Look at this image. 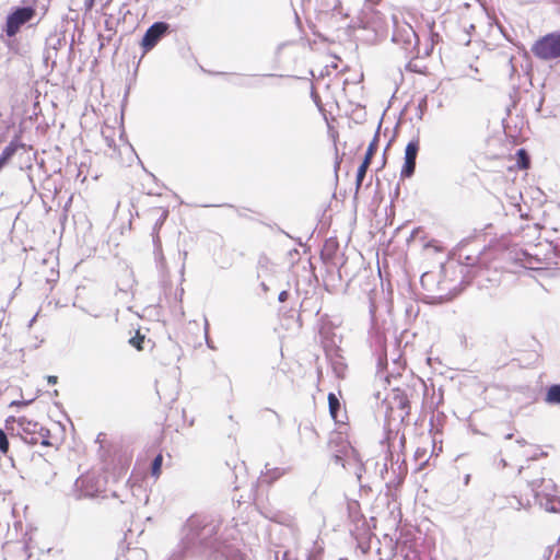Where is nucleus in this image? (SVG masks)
<instances>
[{
  "mask_svg": "<svg viewBox=\"0 0 560 560\" xmlns=\"http://www.w3.org/2000/svg\"><path fill=\"white\" fill-rule=\"evenodd\" d=\"M380 0H365L355 20H352V39L363 44H375L385 36L387 21L384 14L375 9Z\"/></svg>",
  "mask_w": 560,
  "mask_h": 560,
  "instance_id": "1",
  "label": "nucleus"
},
{
  "mask_svg": "<svg viewBox=\"0 0 560 560\" xmlns=\"http://www.w3.org/2000/svg\"><path fill=\"white\" fill-rule=\"evenodd\" d=\"M33 400H12L9 404L10 408H24L27 407Z\"/></svg>",
  "mask_w": 560,
  "mask_h": 560,
  "instance_id": "20",
  "label": "nucleus"
},
{
  "mask_svg": "<svg viewBox=\"0 0 560 560\" xmlns=\"http://www.w3.org/2000/svg\"><path fill=\"white\" fill-rule=\"evenodd\" d=\"M375 312V307L373 304L370 305V313L373 315Z\"/></svg>",
  "mask_w": 560,
  "mask_h": 560,
  "instance_id": "29",
  "label": "nucleus"
},
{
  "mask_svg": "<svg viewBox=\"0 0 560 560\" xmlns=\"http://www.w3.org/2000/svg\"><path fill=\"white\" fill-rule=\"evenodd\" d=\"M47 382L50 385H55V384L58 383V376H56V375H48L47 376Z\"/></svg>",
  "mask_w": 560,
  "mask_h": 560,
  "instance_id": "23",
  "label": "nucleus"
},
{
  "mask_svg": "<svg viewBox=\"0 0 560 560\" xmlns=\"http://www.w3.org/2000/svg\"><path fill=\"white\" fill-rule=\"evenodd\" d=\"M517 165L520 168L525 170L529 166V155L525 149H518L516 152Z\"/></svg>",
  "mask_w": 560,
  "mask_h": 560,
  "instance_id": "15",
  "label": "nucleus"
},
{
  "mask_svg": "<svg viewBox=\"0 0 560 560\" xmlns=\"http://www.w3.org/2000/svg\"><path fill=\"white\" fill-rule=\"evenodd\" d=\"M240 560H244V559H243V555H240Z\"/></svg>",
  "mask_w": 560,
  "mask_h": 560,
  "instance_id": "33",
  "label": "nucleus"
},
{
  "mask_svg": "<svg viewBox=\"0 0 560 560\" xmlns=\"http://www.w3.org/2000/svg\"><path fill=\"white\" fill-rule=\"evenodd\" d=\"M147 341V337L144 334H142L140 331V329H138L135 334L133 337H131L129 340H128V343L135 348L136 350L138 351H143L144 350V343Z\"/></svg>",
  "mask_w": 560,
  "mask_h": 560,
  "instance_id": "12",
  "label": "nucleus"
},
{
  "mask_svg": "<svg viewBox=\"0 0 560 560\" xmlns=\"http://www.w3.org/2000/svg\"><path fill=\"white\" fill-rule=\"evenodd\" d=\"M168 24L164 22H156L152 24L145 32L141 46L145 51L151 50L162 36L168 31Z\"/></svg>",
  "mask_w": 560,
  "mask_h": 560,
  "instance_id": "8",
  "label": "nucleus"
},
{
  "mask_svg": "<svg viewBox=\"0 0 560 560\" xmlns=\"http://www.w3.org/2000/svg\"><path fill=\"white\" fill-rule=\"evenodd\" d=\"M532 52L545 61L560 58V30L539 37L533 44Z\"/></svg>",
  "mask_w": 560,
  "mask_h": 560,
  "instance_id": "3",
  "label": "nucleus"
},
{
  "mask_svg": "<svg viewBox=\"0 0 560 560\" xmlns=\"http://www.w3.org/2000/svg\"><path fill=\"white\" fill-rule=\"evenodd\" d=\"M420 149L419 138L410 140L405 149L404 164L400 171L401 178H410L416 171V161Z\"/></svg>",
  "mask_w": 560,
  "mask_h": 560,
  "instance_id": "6",
  "label": "nucleus"
},
{
  "mask_svg": "<svg viewBox=\"0 0 560 560\" xmlns=\"http://www.w3.org/2000/svg\"><path fill=\"white\" fill-rule=\"evenodd\" d=\"M551 552H552V549H551L550 547H548V548L545 550V555H544V557L546 558V560H549Z\"/></svg>",
  "mask_w": 560,
  "mask_h": 560,
  "instance_id": "26",
  "label": "nucleus"
},
{
  "mask_svg": "<svg viewBox=\"0 0 560 560\" xmlns=\"http://www.w3.org/2000/svg\"><path fill=\"white\" fill-rule=\"evenodd\" d=\"M283 560H299L294 550H288L283 555Z\"/></svg>",
  "mask_w": 560,
  "mask_h": 560,
  "instance_id": "22",
  "label": "nucleus"
},
{
  "mask_svg": "<svg viewBox=\"0 0 560 560\" xmlns=\"http://www.w3.org/2000/svg\"><path fill=\"white\" fill-rule=\"evenodd\" d=\"M525 445H526V441L524 439H518V440H516L515 445L510 447V451L511 452H516L518 448H522Z\"/></svg>",
  "mask_w": 560,
  "mask_h": 560,
  "instance_id": "21",
  "label": "nucleus"
},
{
  "mask_svg": "<svg viewBox=\"0 0 560 560\" xmlns=\"http://www.w3.org/2000/svg\"><path fill=\"white\" fill-rule=\"evenodd\" d=\"M163 456L159 454L152 462L151 474L153 477L159 478L162 472Z\"/></svg>",
  "mask_w": 560,
  "mask_h": 560,
  "instance_id": "16",
  "label": "nucleus"
},
{
  "mask_svg": "<svg viewBox=\"0 0 560 560\" xmlns=\"http://www.w3.org/2000/svg\"><path fill=\"white\" fill-rule=\"evenodd\" d=\"M357 505H358V503H357V502H354V501L352 500V506H351V510H352V517L354 516V508H355Z\"/></svg>",
  "mask_w": 560,
  "mask_h": 560,
  "instance_id": "28",
  "label": "nucleus"
},
{
  "mask_svg": "<svg viewBox=\"0 0 560 560\" xmlns=\"http://www.w3.org/2000/svg\"><path fill=\"white\" fill-rule=\"evenodd\" d=\"M512 436H513V434H512V433H509V434H506V435H505V439H506V440H510V439H512Z\"/></svg>",
  "mask_w": 560,
  "mask_h": 560,
  "instance_id": "30",
  "label": "nucleus"
},
{
  "mask_svg": "<svg viewBox=\"0 0 560 560\" xmlns=\"http://www.w3.org/2000/svg\"><path fill=\"white\" fill-rule=\"evenodd\" d=\"M394 32L392 40L396 45H399L405 51L411 54L418 45V36L408 23H399L395 15L392 16Z\"/></svg>",
  "mask_w": 560,
  "mask_h": 560,
  "instance_id": "4",
  "label": "nucleus"
},
{
  "mask_svg": "<svg viewBox=\"0 0 560 560\" xmlns=\"http://www.w3.org/2000/svg\"><path fill=\"white\" fill-rule=\"evenodd\" d=\"M153 212L154 215L156 217L155 226H159L160 229L168 217V209L165 207H158L153 209Z\"/></svg>",
  "mask_w": 560,
  "mask_h": 560,
  "instance_id": "14",
  "label": "nucleus"
},
{
  "mask_svg": "<svg viewBox=\"0 0 560 560\" xmlns=\"http://www.w3.org/2000/svg\"><path fill=\"white\" fill-rule=\"evenodd\" d=\"M466 260H470V257H466ZM467 264H470L469 261H467Z\"/></svg>",
  "mask_w": 560,
  "mask_h": 560,
  "instance_id": "32",
  "label": "nucleus"
},
{
  "mask_svg": "<svg viewBox=\"0 0 560 560\" xmlns=\"http://www.w3.org/2000/svg\"><path fill=\"white\" fill-rule=\"evenodd\" d=\"M475 30V25L474 24H469L468 28H466V32L467 34H470L471 31Z\"/></svg>",
  "mask_w": 560,
  "mask_h": 560,
  "instance_id": "27",
  "label": "nucleus"
},
{
  "mask_svg": "<svg viewBox=\"0 0 560 560\" xmlns=\"http://www.w3.org/2000/svg\"><path fill=\"white\" fill-rule=\"evenodd\" d=\"M329 412L336 422H339L337 411L340 408V401L334 393L328 395Z\"/></svg>",
  "mask_w": 560,
  "mask_h": 560,
  "instance_id": "13",
  "label": "nucleus"
},
{
  "mask_svg": "<svg viewBox=\"0 0 560 560\" xmlns=\"http://www.w3.org/2000/svg\"><path fill=\"white\" fill-rule=\"evenodd\" d=\"M352 471L357 476L361 493L368 494L371 488L368 483V479L364 477L366 472V464L363 463L358 452L352 447Z\"/></svg>",
  "mask_w": 560,
  "mask_h": 560,
  "instance_id": "9",
  "label": "nucleus"
},
{
  "mask_svg": "<svg viewBox=\"0 0 560 560\" xmlns=\"http://www.w3.org/2000/svg\"><path fill=\"white\" fill-rule=\"evenodd\" d=\"M545 401L551 406H560V384H552L547 388Z\"/></svg>",
  "mask_w": 560,
  "mask_h": 560,
  "instance_id": "11",
  "label": "nucleus"
},
{
  "mask_svg": "<svg viewBox=\"0 0 560 560\" xmlns=\"http://www.w3.org/2000/svg\"><path fill=\"white\" fill-rule=\"evenodd\" d=\"M501 463L502 465L505 467L508 464H506V460L504 458L501 459Z\"/></svg>",
  "mask_w": 560,
  "mask_h": 560,
  "instance_id": "31",
  "label": "nucleus"
},
{
  "mask_svg": "<svg viewBox=\"0 0 560 560\" xmlns=\"http://www.w3.org/2000/svg\"><path fill=\"white\" fill-rule=\"evenodd\" d=\"M376 149H377V136L375 135L374 139L369 144V148L366 150V153H365L362 164L359 166V168L357 171V177H355L357 189L361 186V184L363 182L366 170L370 166L371 160H372L374 153L376 152Z\"/></svg>",
  "mask_w": 560,
  "mask_h": 560,
  "instance_id": "10",
  "label": "nucleus"
},
{
  "mask_svg": "<svg viewBox=\"0 0 560 560\" xmlns=\"http://www.w3.org/2000/svg\"><path fill=\"white\" fill-rule=\"evenodd\" d=\"M94 2H95V0H86L85 1V9L86 10H92V8L94 7Z\"/></svg>",
  "mask_w": 560,
  "mask_h": 560,
  "instance_id": "25",
  "label": "nucleus"
},
{
  "mask_svg": "<svg viewBox=\"0 0 560 560\" xmlns=\"http://www.w3.org/2000/svg\"><path fill=\"white\" fill-rule=\"evenodd\" d=\"M544 481V479H536L528 482V487L530 488L536 499H538L540 495L538 488L540 487V483H542Z\"/></svg>",
  "mask_w": 560,
  "mask_h": 560,
  "instance_id": "18",
  "label": "nucleus"
},
{
  "mask_svg": "<svg viewBox=\"0 0 560 560\" xmlns=\"http://www.w3.org/2000/svg\"><path fill=\"white\" fill-rule=\"evenodd\" d=\"M9 448H10V444H9L8 436H7L5 432L2 429H0V452L5 455V454H8Z\"/></svg>",
  "mask_w": 560,
  "mask_h": 560,
  "instance_id": "17",
  "label": "nucleus"
},
{
  "mask_svg": "<svg viewBox=\"0 0 560 560\" xmlns=\"http://www.w3.org/2000/svg\"><path fill=\"white\" fill-rule=\"evenodd\" d=\"M288 296H289L288 291H281V292L279 293L278 300H279L280 302H284V301H287Z\"/></svg>",
  "mask_w": 560,
  "mask_h": 560,
  "instance_id": "24",
  "label": "nucleus"
},
{
  "mask_svg": "<svg viewBox=\"0 0 560 560\" xmlns=\"http://www.w3.org/2000/svg\"><path fill=\"white\" fill-rule=\"evenodd\" d=\"M13 423L18 424V434L25 443L30 445L40 444L45 447L54 446L49 429L40 425L37 421L26 416H9L4 420L5 429L13 430Z\"/></svg>",
  "mask_w": 560,
  "mask_h": 560,
  "instance_id": "2",
  "label": "nucleus"
},
{
  "mask_svg": "<svg viewBox=\"0 0 560 560\" xmlns=\"http://www.w3.org/2000/svg\"><path fill=\"white\" fill-rule=\"evenodd\" d=\"M36 15V10L32 7L15 8L5 20L4 32L8 37H14L21 27L31 22Z\"/></svg>",
  "mask_w": 560,
  "mask_h": 560,
  "instance_id": "5",
  "label": "nucleus"
},
{
  "mask_svg": "<svg viewBox=\"0 0 560 560\" xmlns=\"http://www.w3.org/2000/svg\"><path fill=\"white\" fill-rule=\"evenodd\" d=\"M349 442L347 434L342 432H336L332 434L329 446L334 450L332 462L336 465H340L342 468L346 467V458L349 450Z\"/></svg>",
  "mask_w": 560,
  "mask_h": 560,
  "instance_id": "7",
  "label": "nucleus"
},
{
  "mask_svg": "<svg viewBox=\"0 0 560 560\" xmlns=\"http://www.w3.org/2000/svg\"><path fill=\"white\" fill-rule=\"evenodd\" d=\"M539 504L548 512H557V509L553 505V501L550 498H546V501H540Z\"/></svg>",
  "mask_w": 560,
  "mask_h": 560,
  "instance_id": "19",
  "label": "nucleus"
}]
</instances>
